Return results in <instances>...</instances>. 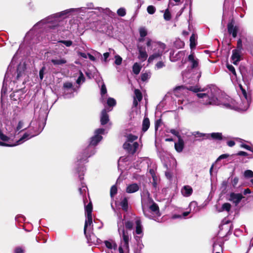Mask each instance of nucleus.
I'll return each instance as SVG.
<instances>
[{"instance_id": "nucleus-1", "label": "nucleus", "mask_w": 253, "mask_h": 253, "mask_svg": "<svg viewBox=\"0 0 253 253\" xmlns=\"http://www.w3.org/2000/svg\"><path fill=\"white\" fill-rule=\"evenodd\" d=\"M239 86L242 96L241 97V102L239 103H236L235 100L225 94H222L217 98L214 89H208L206 92H205L206 90L203 89L201 90L202 92L197 93V95L201 99L200 102L204 105H220L227 109L244 111L249 107L251 98L243 86L241 84Z\"/></svg>"}, {"instance_id": "nucleus-2", "label": "nucleus", "mask_w": 253, "mask_h": 253, "mask_svg": "<svg viewBox=\"0 0 253 253\" xmlns=\"http://www.w3.org/2000/svg\"><path fill=\"white\" fill-rule=\"evenodd\" d=\"M239 86L242 96L241 97V102L239 103H236L235 100L225 94H222L217 98L214 89H208L206 92H205L206 90L203 89L201 90L202 92L197 93V95L201 99L200 102L204 105H220L227 109L244 111L249 107L251 98L243 86L241 84Z\"/></svg>"}, {"instance_id": "nucleus-3", "label": "nucleus", "mask_w": 253, "mask_h": 253, "mask_svg": "<svg viewBox=\"0 0 253 253\" xmlns=\"http://www.w3.org/2000/svg\"><path fill=\"white\" fill-rule=\"evenodd\" d=\"M118 231L121 238V243L118 249L115 242L113 240L105 241L104 243L107 248L106 253H128V243L130 236L127 231L124 229V223L121 218L118 220Z\"/></svg>"}, {"instance_id": "nucleus-4", "label": "nucleus", "mask_w": 253, "mask_h": 253, "mask_svg": "<svg viewBox=\"0 0 253 253\" xmlns=\"http://www.w3.org/2000/svg\"><path fill=\"white\" fill-rule=\"evenodd\" d=\"M104 131L103 128H98L95 131L94 135L90 138L88 146L78 156L77 165L79 166L86 163L88 158L95 154V150L94 147L102 140V137L101 134H103Z\"/></svg>"}, {"instance_id": "nucleus-5", "label": "nucleus", "mask_w": 253, "mask_h": 253, "mask_svg": "<svg viewBox=\"0 0 253 253\" xmlns=\"http://www.w3.org/2000/svg\"><path fill=\"white\" fill-rule=\"evenodd\" d=\"M86 7H80L78 8H70L66 9L65 10L62 11L60 12L57 13L53 15H52L50 16H48L46 18L44 19H42L39 22L37 23L34 26V28H37V27L41 28L42 26L44 24H47V27L52 28L54 27L56 25H57V23L58 22V18L66 15L68 14L71 12H76L77 13H84L86 12Z\"/></svg>"}, {"instance_id": "nucleus-6", "label": "nucleus", "mask_w": 253, "mask_h": 253, "mask_svg": "<svg viewBox=\"0 0 253 253\" xmlns=\"http://www.w3.org/2000/svg\"><path fill=\"white\" fill-rule=\"evenodd\" d=\"M42 128L40 126L38 121H32L29 126V130L15 143L9 144L0 141V145L12 147L23 143L24 141L39 134L42 131Z\"/></svg>"}, {"instance_id": "nucleus-7", "label": "nucleus", "mask_w": 253, "mask_h": 253, "mask_svg": "<svg viewBox=\"0 0 253 253\" xmlns=\"http://www.w3.org/2000/svg\"><path fill=\"white\" fill-rule=\"evenodd\" d=\"M142 208L143 213L146 217L157 222H160L159 218L161 216V213L159 208L156 203H153L149 208H147L142 202Z\"/></svg>"}, {"instance_id": "nucleus-8", "label": "nucleus", "mask_w": 253, "mask_h": 253, "mask_svg": "<svg viewBox=\"0 0 253 253\" xmlns=\"http://www.w3.org/2000/svg\"><path fill=\"white\" fill-rule=\"evenodd\" d=\"M92 206L91 203H89L87 205L85 206V211L86 215V219L84 226V234L86 237L88 239V237L90 240H92V238L94 237V235L92 234H87V232L91 231L92 227Z\"/></svg>"}, {"instance_id": "nucleus-9", "label": "nucleus", "mask_w": 253, "mask_h": 253, "mask_svg": "<svg viewBox=\"0 0 253 253\" xmlns=\"http://www.w3.org/2000/svg\"><path fill=\"white\" fill-rule=\"evenodd\" d=\"M135 230L133 233L134 239L137 242L136 250L139 252L143 248V245L142 243L141 238L143 236V228L140 219L137 217L135 219Z\"/></svg>"}, {"instance_id": "nucleus-10", "label": "nucleus", "mask_w": 253, "mask_h": 253, "mask_svg": "<svg viewBox=\"0 0 253 253\" xmlns=\"http://www.w3.org/2000/svg\"><path fill=\"white\" fill-rule=\"evenodd\" d=\"M166 48V45L160 42L154 43L153 53L148 58L149 62H152L154 59L161 57Z\"/></svg>"}, {"instance_id": "nucleus-11", "label": "nucleus", "mask_w": 253, "mask_h": 253, "mask_svg": "<svg viewBox=\"0 0 253 253\" xmlns=\"http://www.w3.org/2000/svg\"><path fill=\"white\" fill-rule=\"evenodd\" d=\"M186 51L185 50L179 51L175 53L174 51L170 52L169 59L171 62H176L179 60L182 59V64L186 62V60L183 61V58L186 55Z\"/></svg>"}, {"instance_id": "nucleus-12", "label": "nucleus", "mask_w": 253, "mask_h": 253, "mask_svg": "<svg viewBox=\"0 0 253 253\" xmlns=\"http://www.w3.org/2000/svg\"><path fill=\"white\" fill-rule=\"evenodd\" d=\"M139 147V144L137 142L130 143L125 142L123 145V147L128 153L131 154H134Z\"/></svg>"}, {"instance_id": "nucleus-13", "label": "nucleus", "mask_w": 253, "mask_h": 253, "mask_svg": "<svg viewBox=\"0 0 253 253\" xmlns=\"http://www.w3.org/2000/svg\"><path fill=\"white\" fill-rule=\"evenodd\" d=\"M135 129V128H132L131 127H127L126 129V132L124 133V136L126 138V142L133 143V141L138 138V136L132 134V133L129 132L131 131L134 132L136 131Z\"/></svg>"}, {"instance_id": "nucleus-14", "label": "nucleus", "mask_w": 253, "mask_h": 253, "mask_svg": "<svg viewBox=\"0 0 253 253\" xmlns=\"http://www.w3.org/2000/svg\"><path fill=\"white\" fill-rule=\"evenodd\" d=\"M10 66L8 68V71L6 72L5 77L4 78L3 85L1 88V96L5 95L7 91H8V89L7 88V83L8 82L10 79V76L11 74Z\"/></svg>"}, {"instance_id": "nucleus-15", "label": "nucleus", "mask_w": 253, "mask_h": 253, "mask_svg": "<svg viewBox=\"0 0 253 253\" xmlns=\"http://www.w3.org/2000/svg\"><path fill=\"white\" fill-rule=\"evenodd\" d=\"M228 32L231 34L233 38L237 37V32L239 30V27L237 26H234L233 22H231L227 25Z\"/></svg>"}, {"instance_id": "nucleus-16", "label": "nucleus", "mask_w": 253, "mask_h": 253, "mask_svg": "<svg viewBox=\"0 0 253 253\" xmlns=\"http://www.w3.org/2000/svg\"><path fill=\"white\" fill-rule=\"evenodd\" d=\"M243 198V197L241 194L231 193L230 194L229 200L237 205Z\"/></svg>"}, {"instance_id": "nucleus-17", "label": "nucleus", "mask_w": 253, "mask_h": 253, "mask_svg": "<svg viewBox=\"0 0 253 253\" xmlns=\"http://www.w3.org/2000/svg\"><path fill=\"white\" fill-rule=\"evenodd\" d=\"M137 48L139 52L138 58L142 61L146 60L148 57V54L146 51L145 47L138 45Z\"/></svg>"}, {"instance_id": "nucleus-18", "label": "nucleus", "mask_w": 253, "mask_h": 253, "mask_svg": "<svg viewBox=\"0 0 253 253\" xmlns=\"http://www.w3.org/2000/svg\"><path fill=\"white\" fill-rule=\"evenodd\" d=\"M241 53V51L239 50V49L233 50L231 59L234 64L237 65L240 60Z\"/></svg>"}, {"instance_id": "nucleus-19", "label": "nucleus", "mask_w": 253, "mask_h": 253, "mask_svg": "<svg viewBox=\"0 0 253 253\" xmlns=\"http://www.w3.org/2000/svg\"><path fill=\"white\" fill-rule=\"evenodd\" d=\"M188 60L191 64L192 68H195L198 66L199 59L195 57L193 53L188 56Z\"/></svg>"}, {"instance_id": "nucleus-20", "label": "nucleus", "mask_w": 253, "mask_h": 253, "mask_svg": "<svg viewBox=\"0 0 253 253\" xmlns=\"http://www.w3.org/2000/svg\"><path fill=\"white\" fill-rule=\"evenodd\" d=\"M182 195L185 197L191 196L193 193V189L189 185H185L181 189Z\"/></svg>"}, {"instance_id": "nucleus-21", "label": "nucleus", "mask_w": 253, "mask_h": 253, "mask_svg": "<svg viewBox=\"0 0 253 253\" xmlns=\"http://www.w3.org/2000/svg\"><path fill=\"white\" fill-rule=\"evenodd\" d=\"M63 87L67 89V90H65L64 92V96L65 98H70V97H72V96H73L72 91V93H70V94H68V89L73 90L72 89L73 84L72 83H69V82L65 83L63 85Z\"/></svg>"}, {"instance_id": "nucleus-22", "label": "nucleus", "mask_w": 253, "mask_h": 253, "mask_svg": "<svg viewBox=\"0 0 253 253\" xmlns=\"http://www.w3.org/2000/svg\"><path fill=\"white\" fill-rule=\"evenodd\" d=\"M139 187L136 183L129 184L126 188V192L127 193H133L138 191Z\"/></svg>"}, {"instance_id": "nucleus-23", "label": "nucleus", "mask_w": 253, "mask_h": 253, "mask_svg": "<svg viewBox=\"0 0 253 253\" xmlns=\"http://www.w3.org/2000/svg\"><path fill=\"white\" fill-rule=\"evenodd\" d=\"M109 121V116L106 112L105 109H103L101 112L100 122L102 125L106 124Z\"/></svg>"}, {"instance_id": "nucleus-24", "label": "nucleus", "mask_w": 253, "mask_h": 253, "mask_svg": "<svg viewBox=\"0 0 253 253\" xmlns=\"http://www.w3.org/2000/svg\"><path fill=\"white\" fill-rule=\"evenodd\" d=\"M174 147L177 152H182L184 147V142L183 140L179 137L178 142L175 143Z\"/></svg>"}, {"instance_id": "nucleus-25", "label": "nucleus", "mask_w": 253, "mask_h": 253, "mask_svg": "<svg viewBox=\"0 0 253 253\" xmlns=\"http://www.w3.org/2000/svg\"><path fill=\"white\" fill-rule=\"evenodd\" d=\"M189 208L190 209V211L194 213H196L200 211V208L198 206V204L195 201L191 202L189 204Z\"/></svg>"}, {"instance_id": "nucleus-26", "label": "nucleus", "mask_w": 253, "mask_h": 253, "mask_svg": "<svg viewBox=\"0 0 253 253\" xmlns=\"http://www.w3.org/2000/svg\"><path fill=\"white\" fill-rule=\"evenodd\" d=\"M51 62L54 65H62L67 63V60L64 58H53Z\"/></svg>"}, {"instance_id": "nucleus-27", "label": "nucleus", "mask_w": 253, "mask_h": 253, "mask_svg": "<svg viewBox=\"0 0 253 253\" xmlns=\"http://www.w3.org/2000/svg\"><path fill=\"white\" fill-rule=\"evenodd\" d=\"M3 129L4 130L5 133L9 134L11 135L13 134L14 127L10 122H7L5 124V128Z\"/></svg>"}, {"instance_id": "nucleus-28", "label": "nucleus", "mask_w": 253, "mask_h": 253, "mask_svg": "<svg viewBox=\"0 0 253 253\" xmlns=\"http://www.w3.org/2000/svg\"><path fill=\"white\" fill-rule=\"evenodd\" d=\"M11 135L5 133L4 129H0V138L4 142H8L9 140V136Z\"/></svg>"}, {"instance_id": "nucleus-29", "label": "nucleus", "mask_w": 253, "mask_h": 253, "mask_svg": "<svg viewBox=\"0 0 253 253\" xmlns=\"http://www.w3.org/2000/svg\"><path fill=\"white\" fill-rule=\"evenodd\" d=\"M120 206L122 209L126 211L128 210V200L126 197L124 198L120 202Z\"/></svg>"}, {"instance_id": "nucleus-30", "label": "nucleus", "mask_w": 253, "mask_h": 253, "mask_svg": "<svg viewBox=\"0 0 253 253\" xmlns=\"http://www.w3.org/2000/svg\"><path fill=\"white\" fill-rule=\"evenodd\" d=\"M24 69H25V66L24 65L20 64L18 66L17 70V77H16L17 80H18L20 77L23 76L24 72Z\"/></svg>"}, {"instance_id": "nucleus-31", "label": "nucleus", "mask_w": 253, "mask_h": 253, "mask_svg": "<svg viewBox=\"0 0 253 253\" xmlns=\"http://www.w3.org/2000/svg\"><path fill=\"white\" fill-rule=\"evenodd\" d=\"M231 209V205L229 203H226L222 205V207L217 210L218 212H222L223 211H229Z\"/></svg>"}, {"instance_id": "nucleus-32", "label": "nucleus", "mask_w": 253, "mask_h": 253, "mask_svg": "<svg viewBox=\"0 0 253 253\" xmlns=\"http://www.w3.org/2000/svg\"><path fill=\"white\" fill-rule=\"evenodd\" d=\"M150 126V122L148 118H144L142 123V130L146 131Z\"/></svg>"}, {"instance_id": "nucleus-33", "label": "nucleus", "mask_w": 253, "mask_h": 253, "mask_svg": "<svg viewBox=\"0 0 253 253\" xmlns=\"http://www.w3.org/2000/svg\"><path fill=\"white\" fill-rule=\"evenodd\" d=\"M107 93V89L104 83H102L101 88V101L105 102L104 97Z\"/></svg>"}, {"instance_id": "nucleus-34", "label": "nucleus", "mask_w": 253, "mask_h": 253, "mask_svg": "<svg viewBox=\"0 0 253 253\" xmlns=\"http://www.w3.org/2000/svg\"><path fill=\"white\" fill-rule=\"evenodd\" d=\"M210 136H211L213 139H216V140H221L222 139V134L221 133L219 132H213L211 134H209Z\"/></svg>"}, {"instance_id": "nucleus-35", "label": "nucleus", "mask_w": 253, "mask_h": 253, "mask_svg": "<svg viewBox=\"0 0 253 253\" xmlns=\"http://www.w3.org/2000/svg\"><path fill=\"white\" fill-rule=\"evenodd\" d=\"M190 48L191 49H193V48H194L195 47V46L196 45V36L194 34H193L190 37Z\"/></svg>"}, {"instance_id": "nucleus-36", "label": "nucleus", "mask_w": 253, "mask_h": 253, "mask_svg": "<svg viewBox=\"0 0 253 253\" xmlns=\"http://www.w3.org/2000/svg\"><path fill=\"white\" fill-rule=\"evenodd\" d=\"M134 94L135 96L134 98H135V99H137L138 101H140L142 99V95L141 92L139 89H135L134 90Z\"/></svg>"}, {"instance_id": "nucleus-37", "label": "nucleus", "mask_w": 253, "mask_h": 253, "mask_svg": "<svg viewBox=\"0 0 253 253\" xmlns=\"http://www.w3.org/2000/svg\"><path fill=\"white\" fill-rule=\"evenodd\" d=\"M132 70L135 74L138 75L141 70V67L137 63H135L133 65Z\"/></svg>"}, {"instance_id": "nucleus-38", "label": "nucleus", "mask_w": 253, "mask_h": 253, "mask_svg": "<svg viewBox=\"0 0 253 253\" xmlns=\"http://www.w3.org/2000/svg\"><path fill=\"white\" fill-rule=\"evenodd\" d=\"M107 104L109 107H113L116 105V102L113 98L109 97L107 100Z\"/></svg>"}, {"instance_id": "nucleus-39", "label": "nucleus", "mask_w": 253, "mask_h": 253, "mask_svg": "<svg viewBox=\"0 0 253 253\" xmlns=\"http://www.w3.org/2000/svg\"><path fill=\"white\" fill-rule=\"evenodd\" d=\"M140 36L141 38H144L147 35V29L145 27H141L139 29Z\"/></svg>"}, {"instance_id": "nucleus-40", "label": "nucleus", "mask_w": 253, "mask_h": 253, "mask_svg": "<svg viewBox=\"0 0 253 253\" xmlns=\"http://www.w3.org/2000/svg\"><path fill=\"white\" fill-rule=\"evenodd\" d=\"M151 77L150 73H144L141 74V79L143 82L147 81Z\"/></svg>"}, {"instance_id": "nucleus-41", "label": "nucleus", "mask_w": 253, "mask_h": 253, "mask_svg": "<svg viewBox=\"0 0 253 253\" xmlns=\"http://www.w3.org/2000/svg\"><path fill=\"white\" fill-rule=\"evenodd\" d=\"M117 193V188L115 185H113L110 189V196L112 198H113L114 196Z\"/></svg>"}, {"instance_id": "nucleus-42", "label": "nucleus", "mask_w": 253, "mask_h": 253, "mask_svg": "<svg viewBox=\"0 0 253 253\" xmlns=\"http://www.w3.org/2000/svg\"><path fill=\"white\" fill-rule=\"evenodd\" d=\"M241 147L252 152V154L251 155L250 158H253V147H252L250 146L249 145H246L245 144H241Z\"/></svg>"}, {"instance_id": "nucleus-43", "label": "nucleus", "mask_w": 253, "mask_h": 253, "mask_svg": "<svg viewBox=\"0 0 253 253\" xmlns=\"http://www.w3.org/2000/svg\"><path fill=\"white\" fill-rule=\"evenodd\" d=\"M125 226L127 229L131 230L133 226V222L129 220L126 221L125 222Z\"/></svg>"}, {"instance_id": "nucleus-44", "label": "nucleus", "mask_w": 253, "mask_h": 253, "mask_svg": "<svg viewBox=\"0 0 253 253\" xmlns=\"http://www.w3.org/2000/svg\"><path fill=\"white\" fill-rule=\"evenodd\" d=\"M84 75L82 73V72H80V76L79 77H78V79L77 80V83L78 84H80L82 83H84Z\"/></svg>"}, {"instance_id": "nucleus-45", "label": "nucleus", "mask_w": 253, "mask_h": 253, "mask_svg": "<svg viewBox=\"0 0 253 253\" xmlns=\"http://www.w3.org/2000/svg\"><path fill=\"white\" fill-rule=\"evenodd\" d=\"M157 42H158L153 41L150 38L146 39V45L148 47H151V48H154V43Z\"/></svg>"}, {"instance_id": "nucleus-46", "label": "nucleus", "mask_w": 253, "mask_h": 253, "mask_svg": "<svg viewBox=\"0 0 253 253\" xmlns=\"http://www.w3.org/2000/svg\"><path fill=\"white\" fill-rule=\"evenodd\" d=\"M82 184H83V185L81 187L79 188V191L80 192V194L84 196L87 188L86 186L85 185L83 184L82 183Z\"/></svg>"}, {"instance_id": "nucleus-47", "label": "nucleus", "mask_w": 253, "mask_h": 253, "mask_svg": "<svg viewBox=\"0 0 253 253\" xmlns=\"http://www.w3.org/2000/svg\"><path fill=\"white\" fill-rule=\"evenodd\" d=\"M147 11L149 14H153L156 11V8L153 5H149L147 8Z\"/></svg>"}, {"instance_id": "nucleus-48", "label": "nucleus", "mask_w": 253, "mask_h": 253, "mask_svg": "<svg viewBox=\"0 0 253 253\" xmlns=\"http://www.w3.org/2000/svg\"><path fill=\"white\" fill-rule=\"evenodd\" d=\"M117 14L120 16H124L126 14V9L123 7L120 8L117 10Z\"/></svg>"}, {"instance_id": "nucleus-49", "label": "nucleus", "mask_w": 253, "mask_h": 253, "mask_svg": "<svg viewBox=\"0 0 253 253\" xmlns=\"http://www.w3.org/2000/svg\"><path fill=\"white\" fill-rule=\"evenodd\" d=\"M115 63L117 65H120L122 62V58L120 56L116 55L115 56Z\"/></svg>"}, {"instance_id": "nucleus-50", "label": "nucleus", "mask_w": 253, "mask_h": 253, "mask_svg": "<svg viewBox=\"0 0 253 253\" xmlns=\"http://www.w3.org/2000/svg\"><path fill=\"white\" fill-rule=\"evenodd\" d=\"M164 18L167 21L171 19V14L168 9L166 10L164 14Z\"/></svg>"}, {"instance_id": "nucleus-51", "label": "nucleus", "mask_w": 253, "mask_h": 253, "mask_svg": "<svg viewBox=\"0 0 253 253\" xmlns=\"http://www.w3.org/2000/svg\"><path fill=\"white\" fill-rule=\"evenodd\" d=\"M24 127V122L23 121H20L18 122V125L16 126L15 131H18L20 130Z\"/></svg>"}, {"instance_id": "nucleus-52", "label": "nucleus", "mask_w": 253, "mask_h": 253, "mask_svg": "<svg viewBox=\"0 0 253 253\" xmlns=\"http://www.w3.org/2000/svg\"><path fill=\"white\" fill-rule=\"evenodd\" d=\"M194 135L196 136V137H206V138H209V136H210V134H205V133H200L199 132H195L194 133Z\"/></svg>"}, {"instance_id": "nucleus-53", "label": "nucleus", "mask_w": 253, "mask_h": 253, "mask_svg": "<svg viewBox=\"0 0 253 253\" xmlns=\"http://www.w3.org/2000/svg\"><path fill=\"white\" fill-rule=\"evenodd\" d=\"M244 176L247 178H251L253 176V172L251 170H246L244 172Z\"/></svg>"}, {"instance_id": "nucleus-54", "label": "nucleus", "mask_w": 253, "mask_h": 253, "mask_svg": "<svg viewBox=\"0 0 253 253\" xmlns=\"http://www.w3.org/2000/svg\"><path fill=\"white\" fill-rule=\"evenodd\" d=\"M59 43H62L65 45L67 47H70L72 45L73 42L71 41H59Z\"/></svg>"}, {"instance_id": "nucleus-55", "label": "nucleus", "mask_w": 253, "mask_h": 253, "mask_svg": "<svg viewBox=\"0 0 253 253\" xmlns=\"http://www.w3.org/2000/svg\"><path fill=\"white\" fill-rule=\"evenodd\" d=\"M19 93V91H16L12 92L10 95V97L11 100H17L18 98V95L17 94Z\"/></svg>"}, {"instance_id": "nucleus-56", "label": "nucleus", "mask_w": 253, "mask_h": 253, "mask_svg": "<svg viewBox=\"0 0 253 253\" xmlns=\"http://www.w3.org/2000/svg\"><path fill=\"white\" fill-rule=\"evenodd\" d=\"M45 70V67L43 66L40 70L39 76H40V78L41 80H42L43 79L44 72Z\"/></svg>"}, {"instance_id": "nucleus-57", "label": "nucleus", "mask_w": 253, "mask_h": 253, "mask_svg": "<svg viewBox=\"0 0 253 253\" xmlns=\"http://www.w3.org/2000/svg\"><path fill=\"white\" fill-rule=\"evenodd\" d=\"M241 51L242 49V42L241 39H239L237 41V49Z\"/></svg>"}, {"instance_id": "nucleus-58", "label": "nucleus", "mask_w": 253, "mask_h": 253, "mask_svg": "<svg viewBox=\"0 0 253 253\" xmlns=\"http://www.w3.org/2000/svg\"><path fill=\"white\" fill-rule=\"evenodd\" d=\"M228 70L234 75H236V71L234 67L232 65H228L227 66Z\"/></svg>"}, {"instance_id": "nucleus-59", "label": "nucleus", "mask_w": 253, "mask_h": 253, "mask_svg": "<svg viewBox=\"0 0 253 253\" xmlns=\"http://www.w3.org/2000/svg\"><path fill=\"white\" fill-rule=\"evenodd\" d=\"M221 248H222L220 244H217L216 243H214L213 244V251L221 249Z\"/></svg>"}, {"instance_id": "nucleus-60", "label": "nucleus", "mask_w": 253, "mask_h": 253, "mask_svg": "<svg viewBox=\"0 0 253 253\" xmlns=\"http://www.w3.org/2000/svg\"><path fill=\"white\" fill-rule=\"evenodd\" d=\"M165 66L164 62L162 61H159L156 64V67L157 69H161Z\"/></svg>"}, {"instance_id": "nucleus-61", "label": "nucleus", "mask_w": 253, "mask_h": 253, "mask_svg": "<svg viewBox=\"0 0 253 253\" xmlns=\"http://www.w3.org/2000/svg\"><path fill=\"white\" fill-rule=\"evenodd\" d=\"M239 156H248L249 158L251 154H248L247 152L244 151H240L237 153Z\"/></svg>"}, {"instance_id": "nucleus-62", "label": "nucleus", "mask_w": 253, "mask_h": 253, "mask_svg": "<svg viewBox=\"0 0 253 253\" xmlns=\"http://www.w3.org/2000/svg\"><path fill=\"white\" fill-rule=\"evenodd\" d=\"M170 132L171 133H172V134H173L177 137H179V132L177 130H176L174 129H171L170 130Z\"/></svg>"}, {"instance_id": "nucleus-63", "label": "nucleus", "mask_w": 253, "mask_h": 253, "mask_svg": "<svg viewBox=\"0 0 253 253\" xmlns=\"http://www.w3.org/2000/svg\"><path fill=\"white\" fill-rule=\"evenodd\" d=\"M15 253H23V250L20 247H17L14 250Z\"/></svg>"}, {"instance_id": "nucleus-64", "label": "nucleus", "mask_w": 253, "mask_h": 253, "mask_svg": "<svg viewBox=\"0 0 253 253\" xmlns=\"http://www.w3.org/2000/svg\"><path fill=\"white\" fill-rule=\"evenodd\" d=\"M109 55H110V52H109L104 53L103 54V61L104 62H106L107 61V59L109 57Z\"/></svg>"}]
</instances>
